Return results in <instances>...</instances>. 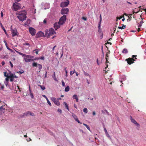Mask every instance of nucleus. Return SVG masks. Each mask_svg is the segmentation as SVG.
Here are the masks:
<instances>
[{
    "label": "nucleus",
    "instance_id": "obj_28",
    "mask_svg": "<svg viewBox=\"0 0 146 146\" xmlns=\"http://www.w3.org/2000/svg\"><path fill=\"white\" fill-rule=\"evenodd\" d=\"M52 77L54 78V79L55 80L57 81V79L56 78V76H55V72H54V74H53V75L52 76Z\"/></svg>",
    "mask_w": 146,
    "mask_h": 146
},
{
    "label": "nucleus",
    "instance_id": "obj_42",
    "mask_svg": "<svg viewBox=\"0 0 146 146\" xmlns=\"http://www.w3.org/2000/svg\"><path fill=\"white\" fill-rule=\"evenodd\" d=\"M109 62L108 60H106V67H105V69H106L108 67V65H107V63H108Z\"/></svg>",
    "mask_w": 146,
    "mask_h": 146
},
{
    "label": "nucleus",
    "instance_id": "obj_5",
    "mask_svg": "<svg viewBox=\"0 0 146 146\" xmlns=\"http://www.w3.org/2000/svg\"><path fill=\"white\" fill-rule=\"evenodd\" d=\"M29 31L32 36H34L35 35L36 30L34 28L32 27L29 28Z\"/></svg>",
    "mask_w": 146,
    "mask_h": 146
},
{
    "label": "nucleus",
    "instance_id": "obj_59",
    "mask_svg": "<svg viewBox=\"0 0 146 146\" xmlns=\"http://www.w3.org/2000/svg\"><path fill=\"white\" fill-rule=\"evenodd\" d=\"M92 114L94 116L96 115V112L95 111H93L92 113Z\"/></svg>",
    "mask_w": 146,
    "mask_h": 146
},
{
    "label": "nucleus",
    "instance_id": "obj_37",
    "mask_svg": "<svg viewBox=\"0 0 146 146\" xmlns=\"http://www.w3.org/2000/svg\"><path fill=\"white\" fill-rule=\"evenodd\" d=\"M109 56L107 53L106 54V60H108Z\"/></svg>",
    "mask_w": 146,
    "mask_h": 146
},
{
    "label": "nucleus",
    "instance_id": "obj_34",
    "mask_svg": "<svg viewBox=\"0 0 146 146\" xmlns=\"http://www.w3.org/2000/svg\"><path fill=\"white\" fill-rule=\"evenodd\" d=\"M64 70H65V73H66L65 76L66 77H67V76H68V75H67L68 72H67V70H66V67H65V68Z\"/></svg>",
    "mask_w": 146,
    "mask_h": 146
},
{
    "label": "nucleus",
    "instance_id": "obj_54",
    "mask_svg": "<svg viewBox=\"0 0 146 146\" xmlns=\"http://www.w3.org/2000/svg\"><path fill=\"white\" fill-rule=\"evenodd\" d=\"M13 77L14 78H18V77L16 76L15 74H13Z\"/></svg>",
    "mask_w": 146,
    "mask_h": 146
},
{
    "label": "nucleus",
    "instance_id": "obj_58",
    "mask_svg": "<svg viewBox=\"0 0 146 146\" xmlns=\"http://www.w3.org/2000/svg\"><path fill=\"white\" fill-rule=\"evenodd\" d=\"M5 62L4 61H2L1 64L2 66H3L5 64Z\"/></svg>",
    "mask_w": 146,
    "mask_h": 146
},
{
    "label": "nucleus",
    "instance_id": "obj_26",
    "mask_svg": "<svg viewBox=\"0 0 146 146\" xmlns=\"http://www.w3.org/2000/svg\"><path fill=\"white\" fill-rule=\"evenodd\" d=\"M69 90L70 89L68 86H67L65 89V91L66 92L69 91Z\"/></svg>",
    "mask_w": 146,
    "mask_h": 146
},
{
    "label": "nucleus",
    "instance_id": "obj_15",
    "mask_svg": "<svg viewBox=\"0 0 146 146\" xmlns=\"http://www.w3.org/2000/svg\"><path fill=\"white\" fill-rule=\"evenodd\" d=\"M0 25H1V27L2 29L4 31L5 34L6 35H7V34L6 31L5 30V29L3 26V25L1 23H0Z\"/></svg>",
    "mask_w": 146,
    "mask_h": 146
},
{
    "label": "nucleus",
    "instance_id": "obj_62",
    "mask_svg": "<svg viewBox=\"0 0 146 146\" xmlns=\"http://www.w3.org/2000/svg\"><path fill=\"white\" fill-rule=\"evenodd\" d=\"M8 82H5V84L6 86H7V85H8Z\"/></svg>",
    "mask_w": 146,
    "mask_h": 146
},
{
    "label": "nucleus",
    "instance_id": "obj_4",
    "mask_svg": "<svg viewBox=\"0 0 146 146\" xmlns=\"http://www.w3.org/2000/svg\"><path fill=\"white\" fill-rule=\"evenodd\" d=\"M51 99L56 105L58 106L60 105V103L58 99H56L54 97H52L51 98Z\"/></svg>",
    "mask_w": 146,
    "mask_h": 146
},
{
    "label": "nucleus",
    "instance_id": "obj_51",
    "mask_svg": "<svg viewBox=\"0 0 146 146\" xmlns=\"http://www.w3.org/2000/svg\"><path fill=\"white\" fill-rule=\"evenodd\" d=\"M75 121L77 122L78 123L82 124V123L80 122V121L78 120V119H76V120Z\"/></svg>",
    "mask_w": 146,
    "mask_h": 146
},
{
    "label": "nucleus",
    "instance_id": "obj_14",
    "mask_svg": "<svg viewBox=\"0 0 146 146\" xmlns=\"http://www.w3.org/2000/svg\"><path fill=\"white\" fill-rule=\"evenodd\" d=\"M12 36L13 37L17 35V31L16 29H14L11 30Z\"/></svg>",
    "mask_w": 146,
    "mask_h": 146
},
{
    "label": "nucleus",
    "instance_id": "obj_16",
    "mask_svg": "<svg viewBox=\"0 0 146 146\" xmlns=\"http://www.w3.org/2000/svg\"><path fill=\"white\" fill-rule=\"evenodd\" d=\"M100 22L99 23L98 25V28L99 29H100V26H101V21L102 20V17H101V15H100Z\"/></svg>",
    "mask_w": 146,
    "mask_h": 146
},
{
    "label": "nucleus",
    "instance_id": "obj_24",
    "mask_svg": "<svg viewBox=\"0 0 146 146\" xmlns=\"http://www.w3.org/2000/svg\"><path fill=\"white\" fill-rule=\"evenodd\" d=\"M38 67L39 69L40 70L41 69H42V65L41 64H38ZM40 72V71H39L38 72Z\"/></svg>",
    "mask_w": 146,
    "mask_h": 146
},
{
    "label": "nucleus",
    "instance_id": "obj_60",
    "mask_svg": "<svg viewBox=\"0 0 146 146\" xmlns=\"http://www.w3.org/2000/svg\"><path fill=\"white\" fill-rule=\"evenodd\" d=\"M136 56H136V55H133L132 56V57H133L132 58H135V59H137V58H136Z\"/></svg>",
    "mask_w": 146,
    "mask_h": 146
},
{
    "label": "nucleus",
    "instance_id": "obj_29",
    "mask_svg": "<svg viewBox=\"0 0 146 146\" xmlns=\"http://www.w3.org/2000/svg\"><path fill=\"white\" fill-rule=\"evenodd\" d=\"M123 16H121L120 17H116V21H118V19H122L123 18Z\"/></svg>",
    "mask_w": 146,
    "mask_h": 146
},
{
    "label": "nucleus",
    "instance_id": "obj_40",
    "mask_svg": "<svg viewBox=\"0 0 146 146\" xmlns=\"http://www.w3.org/2000/svg\"><path fill=\"white\" fill-rule=\"evenodd\" d=\"M30 93V96H31V98L33 99L34 98V96L33 94L32 93H31V92Z\"/></svg>",
    "mask_w": 146,
    "mask_h": 146
},
{
    "label": "nucleus",
    "instance_id": "obj_35",
    "mask_svg": "<svg viewBox=\"0 0 146 146\" xmlns=\"http://www.w3.org/2000/svg\"><path fill=\"white\" fill-rule=\"evenodd\" d=\"M9 73H7V72H4V76L5 77L8 76Z\"/></svg>",
    "mask_w": 146,
    "mask_h": 146
},
{
    "label": "nucleus",
    "instance_id": "obj_47",
    "mask_svg": "<svg viewBox=\"0 0 146 146\" xmlns=\"http://www.w3.org/2000/svg\"><path fill=\"white\" fill-rule=\"evenodd\" d=\"M140 10H141V9H140L139 10V11H137V12H135V11H133V14H134V13H138L139 11H140Z\"/></svg>",
    "mask_w": 146,
    "mask_h": 146
},
{
    "label": "nucleus",
    "instance_id": "obj_33",
    "mask_svg": "<svg viewBox=\"0 0 146 146\" xmlns=\"http://www.w3.org/2000/svg\"><path fill=\"white\" fill-rule=\"evenodd\" d=\"M38 86L40 87V88L42 90H44L45 89V87L44 86H42L40 85H38Z\"/></svg>",
    "mask_w": 146,
    "mask_h": 146
},
{
    "label": "nucleus",
    "instance_id": "obj_20",
    "mask_svg": "<svg viewBox=\"0 0 146 146\" xmlns=\"http://www.w3.org/2000/svg\"><path fill=\"white\" fill-rule=\"evenodd\" d=\"M63 103L64 104L65 106L66 107V108L68 110H69L68 106L66 102H64Z\"/></svg>",
    "mask_w": 146,
    "mask_h": 146
},
{
    "label": "nucleus",
    "instance_id": "obj_13",
    "mask_svg": "<svg viewBox=\"0 0 146 146\" xmlns=\"http://www.w3.org/2000/svg\"><path fill=\"white\" fill-rule=\"evenodd\" d=\"M44 35V34L43 32L40 31L37 33L36 36L37 38H38L40 37L43 36Z\"/></svg>",
    "mask_w": 146,
    "mask_h": 146
},
{
    "label": "nucleus",
    "instance_id": "obj_22",
    "mask_svg": "<svg viewBox=\"0 0 146 146\" xmlns=\"http://www.w3.org/2000/svg\"><path fill=\"white\" fill-rule=\"evenodd\" d=\"M37 65L38 64L37 63L35 62H34L32 64V66L33 67H37Z\"/></svg>",
    "mask_w": 146,
    "mask_h": 146
},
{
    "label": "nucleus",
    "instance_id": "obj_56",
    "mask_svg": "<svg viewBox=\"0 0 146 146\" xmlns=\"http://www.w3.org/2000/svg\"><path fill=\"white\" fill-rule=\"evenodd\" d=\"M40 59L42 60H44V56H42L40 57Z\"/></svg>",
    "mask_w": 146,
    "mask_h": 146
},
{
    "label": "nucleus",
    "instance_id": "obj_44",
    "mask_svg": "<svg viewBox=\"0 0 146 146\" xmlns=\"http://www.w3.org/2000/svg\"><path fill=\"white\" fill-rule=\"evenodd\" d=\"M62 85L63 86H65V83L63 81H62Z\"/></svg>",
    "mask_w": 146,
    "mask_h": 146
},
{
    "label": "nucleus",
    "instance_id": "obj_11",
    "mask_svg": "<svg viewBox=\"0 0 146 146\" xmlns=\"http://www.w3.org/2000/svg\"><path fill=\"white\" fill-rule=\"evenodd\" d=\"M56 33L55 32L54 30L52 28H50L49 29V33L48 34V35L50 36Z\"/></svg>",
    "mask_w": 146,
    "mask_h": 146
},
{
    "label": "nucleus",
    "instance_id": "obj_64",
    "mask_svg": "<svg viewBox=\"0 0 146 146\" xmlns=\"http://www.w3.org/2000/svg\"><path fill=\"white\" fill-rule=\"evenodd\" d=\"M143 23H144V22H143V21L142 20L140 22V24H142H142H143Z\"/></svg>",
    "mask_w": 146,
    "mask_h": 146
},
{
    "label": "nucleus",
    "instance_id": "obj_27",
    "mask_svg": "<svg viewBox=\"0 0 146 146\" xmlns=\"http://www.w3.org/2000/svg\"><path fill=\"white\" fill-rule=\"evenodd\" d=\"M83 125H84L86 127V128L89 130L90 131V127L89 126L87 125V124H85V123H84L83 124Z\"/></svg>",
    "mask_w": 146,
    "mask_h": 146
},
{
    "label": "nucleus",
    "instance_id": "obj_45",
    "mask_svg": "<svg viewBox=\"0 0 146 146\" xmlns=\"http://www.w3.org/2000/svg\"><path fill=\"white\" fill-rule=\"evenodd\" d=\"M9 63L10 64V65H11V68H13V64H12V63L11 62V61H9Z\"/></svg>",
    "mask_w": 146,
    "mask_h": 146
},
{
    "label": "nucleus",
    "instance_id": "obj_57",
    "mask_svg": "<svg viewBox=\"0 0 146 146\" xmlns=\"http://www.w3.org/2000/svg\"><path fill=\"white\" fill-rule=\"evenodd\" d=\"M138 24H139L138 27H141L142 25L141 24H139V23H138Z\"/></svg>",
    "mask_w": 146,
    "mask_h": 146
},
{
    "label": "nucleus",
    "instance_id": "obj_21",
    "mask_svg": "<svg viewBox=\"0 0 146 146\" xmlns=\"http://www.w3.org/2000/svg\"><path fill=\"white\" fill-rule=\"evenodd\" d=\"M25 61L26 62H30L31 60H31V59H29V58H24Z\"/></svg>",
    "mask_w": 146,
    "mask_h": 146
},
{
    "label": "nucleus",
    "instance_id": "obj_36",
    "mask_svg": "<svg viewBox=\"0 0 146 146\" xmlns=\"http://www.w3.org/2000/svg\"><path fill=\"white\" fill-rule=\"evenodd\" d=\"M30 115L32 116H35V114L34 113H32L30 111Z\"/></svg>",
    "mask_w": 146,
    "mask_h": 146
},
{
    "label": "nucleus",
    "instance_id": "obj_39",
    "mask_svg": "<svg viewBox=\"0 0 146 146\" xmlns=\"http://www.w3.org/2000/svg\"><path fill=\"white\" fill-rule=\"evenodd\" d=\"M9 78V76L7 77V78L5 79V82H8Z\"/></svg>",
    "mask_w": 146,
    "mask_h": 146
},
{
    "label": "nucleus",
    "instance_id": "obj_10",
    "mask_svg": "<svg viewBox=\"0 0 146 146\" xmlns=\"http://www.w3.org/2000/svg\"><path fill=\"white\" fill-rule=\"evenodd\" d=\"M13 8L14 10L17 11L19 8V6L15 3H14L13 5Z\"/></svg>",
    "mask_w": 146,
    "mask_h": 146
},
{
    "label": "nucleus",
    "instance_id": "obj_48",
    "mask_svg": "<svg viewBox=\"0 0 146 146\" xmlns=\"http://www.w3.org/2000/svg\"><path fill=\"white\" fill-rule=\"evenodd\" d=\"M84 73L85 75L86 76H89V74L87 72H85L84 71Z\"/></svg>",
    "mask_w": 146,
    "mask_h": 146
},
{
    "label": "nucleus",
    "instance_id": "obj_6",
    "mask_svg": "<svg viewBox=\"0 0 146 146\" xmlns=\"http://www.w3.org/2000/svg\"><path fill=\"white\" fill-rule=\"evenodd\" d=\"M125 60L127 61V63L129 64H131L133 63L134 61H135L133 58H128L126 59Z\"/></svg>",
    "mask_w": 146,
    "mask_h": 146
},
{
    "label": "nucleus",
    "instance_id": "obj_8",
    "mask_svg": "<svg viewBox=\"0 0 146 146\" xmlns=\"http://www.w3.org/2000/svg\"><path fill=\"white\" fill-rule=\"evenodd\" d=\"M130 117L131 122L135 124L137 126L139 127L140 126L139 124L137 123L136 121L134 119L132 118V117L131 116H130Z\"/></svg>",
    "mask_w": 146,
    "mask_h": 146
},
{
    "label": "nucleus",
    "instance_id": "obj_18",
    "mask_svg": "<svg viewBox=\"0 0 146 146\" xmlns=\"http://www.w3.org/2000/svg\"><path fill=\"white\" fill-rule=\"evenodd\" d=\"M128 51L126 48H124L122 51V52L123 53L126 54L127 53Z\"/></svg>",
    "mask_w": 146,
    "mask_h": 146
},
{
    "label": "nucleus",
    "instance_id": "obj_25",
    "mask_svg": "<svg viewBox=\"0 0 146 146\" xmlns=\"http://www.w3.org/2000/svg\"><path fill=\"white\" fill-rule=\"evenodd\" d=\"M30 111H28L26 113H24V115L25 116H27L30 115Z\"/></svg>",
    "mask_w": 146,
    "mask_h": 146
},
{
    "label": "nucleus",
    "instance_id": "obj_17",
    "mask_svg": "<svg viewBox=\"0 0 146 146\" xmlns=\"http://www.w3.org/2000/svg\"><path fill=\"white\" fill-rule=\"evenodd\" d=\"M9 75L8 76L9 78H12L13 77V74L9 70Z\"/></svg>",
    "mask_w": 146,
    "mask_h": 146
},
{
    "label": "nucleus",
    "instance_id": "obj_1",
    "mask_svg": "<svg viewBox=\"0 0 146 146\" xmlns=\"http://www.w3.org/2000/svg\"><path fill=\"white\" fill-rule=\"evenodd\" d=\"M17 15H18L17 17L20 21L22 22L25 20L27 18L26 13L25 11L18 12L17 13Z\"/></svg>",
    "mask_w": 146,
    "mask_h": 146
},
{
    "label": "nucleus",
    "instance_id": "obj_46",
    "mask_svg": "<svg viewBox=\"0 0 146 146\" xmlns=\"http://www.w3.org/2000/svg\"><path fill=\"white\" fill-rule=\"evenodd\" d=\"M9 78H10V81L11 82H13V81L14 78L13 77Z\"/></svg>",
    "mask_w": 146,
    "mask_h": 146
},
{
    "label": "nucleus",
    "instance_id": "obj_61",
    "mask_svg": "<svg viewBox=\"0 0 146 146\" xmlns=\"http://www.w3.org/2000/svg\"><path fill=\"white\" fill-rule=\"evenodd\" d=\"M21 0H15V3H17V2H18L20 1Z\"/></svg>",
    "mask_w": 146,
    "mask_h": 146
},
{
    "label": "nucleus",
    "instance_id": "obj_19",
    "mask_svg": "<svg viewBox=\"0 0 146 146\" xmlns=\"http://www.w3.org/2000/svg\"><path fill=\"white\" fill-rule=\"evenodd\" d=\"M126 28V26L125 25H122V26L121 27H118V28L119 29H124Z\"/></svg>",
    "mask_w": 146,
    "mask_h": 146
},
{
    "label": "nucleus",
    "instance_id": "obj_7",
    "mask_svg": "<svg viewBox=\"0 0 146 146\" xmlns=\"http://www.w3.org/2000/svg\"><path fill=\"white\" fill-rule=\"evenodd\" d=\"M69 12V9L67 8H65L62 9L61 10V13L62 15L67 14Z\"/></svg>",
    "mask_w": 146,
    "mask_h": 146
},
{
    "label": "nucleus",
    "instance_id": "obj_12",
    "mask_svg": "<svg viewBox=\"0 0 146 146\" xmlns=\"http://www.w3.org/2000/svg\"><path fill=\"white\" fill-rule=\"evenodd\" d=\"M60 25H61L59 23V22L58 23H56L54 24V28L55 30H57V29L60 28Z\"/></svg>",
    "mask_w": 146,
    "mask_h": 146
},
{
    "label": "nucleus",
    "instance_id": "obj_43",
    "mask_svg": "<svg viewBox=\"0 0 146 146\" xmlns=\"http://www.w3.org/2000/svg\"><path fill=\"white\" fill-rule=\"evenodd\" d=\"M47 102L48 103V104H49V105L50 106H52V104H51V103L49 101V100H48V101L47 100Z\"/></svg>",
    "mask_w": 146,
    "mask_h": 146
},
{
    "label": "nucleus",
    "instance_id": "obj_50",
    "mask_svg": "<svg viewBox=\"0 0 146 146\" xmlns=\"http://www.w3.org/2000/svg\"><path fill=\"white\" fill-rule=\"evenodd\" d=\"M15 51L17 52V53H18L20 55H21V54H22V53L21 52H19V51H18L16 50H15Z\"/></svg>",
    "mask_w": 146,
    "mask_h": 146
},
{
    "label": "nucleus",
    "instance_id": "obj_49",
    "mask_svg": "<svg viewBox=\"0 0 146 146\" xmlns=\"http://www.w3.org/2000/svg\"><path fill=\"white\" fill-rule=\"evenodd\" d=\"M36 51L35 53L36 54H38V51L37 49H35V50H34V51Z\"/></svg>",
    "mask_w": 146,
    "mask_h": 146
},
{
    "label": "nucleus",
    "instance_id": "obj_3",
    "mask_svg": "<svg viewBox=\"0 0 146 146\" xmlns=\"http://www.w3.org/2000/svg\"><path fill=\"white\" fill-rule=\"evenodd\" d=\"M66 20V16L64 15L58 21L59 23L61 25H62L65 23Z\"/></svg>",
    "mask_w": 146,
    "mask_h": 146
},
{
    "label": "nucleus",
    "instance_id": "obj_32",
    "mask_svg": "<svg viewBox=\"0 0 146 146\" xmlns=\"http://www.w3.org/2000/svg\"><path fill=\"white\" fill-rule=\"evenodd\" d=\"M72 98L74 99H76L77 98H78L77 96L76 95H75V94L73 95Z\"/></svg>",
    "mask_w": 146,
    "mask_h": 146
},
{
    "label": "nucleus",
    "instance_id": "obj_52",
    "mask_svg": "<svg viewBox=\"0 0 146 146\" xmlns=\"http://www.w3.org/2000/svg\"><path fill=\"white\" fill-rule=\"evenodd\" d=\"M104 130L105 131L106 134H107V131L106 129L105 128H104Z\"/></svg>",
    "mask_w": 146,
    "mask_h": 146
},
{
    "label": "nucleus",
    "instance_id": "obj_38",
    "mask_svg": "<svg viewBox=\"0 0 146 146\" xmlns=\"http://www.w3.org/2000/svg\"><path fill=\"white\" fill-rule=\"evenodd\" d=\"M23 45H28V46H29L30 45L29 44L27 43L26 42L23 43Z\"/></svg>",
    "mask_w": 146,
    "mask_h": 146
},
{
    "label": "nucleus",
    "instance_id": "obj_41",
    "mask_svg": "<svg viewBox=\"0 0 146 146\" xmlns=\"http://www.w3.org/2000/svg\"><path fill=\"white\" fill-rule=\"evenodd\" d=\"M24 72L23 71H19L17 72V73H19L20 74H22V73H24Z\"/></svg>",
    "mask_w": 146,
    "mask_h": 146
},
{
    "label": "nucleus",
    "instance_id": "obj_23",
    "mask_svg": "<svg viewBox=\"0 0 146 146\" xmlns=\"http://www.w3.org/2000/svg\"><path fill=\"white\" fill-rule=\"evenodd\" d=\"M21 55L23 56H25L28 58H29V56H29V55H26L25 54H24L23 53H22Z\"/></svg>",
    "mask_w": 146,
    "mask_h": 146
},
{
    "label": "nucleus",
    "instance_id": "obj_53",
    "mask_svg": "<svg viewBox=\"0 0 146 146\" xmlns=\"http://www.w3.org/2000/svg\"><path fill=\"white\" fill-rule=\"evenodd\" d=\"M57 111L58 112H59L60 113H61L62 111V110L60 109H58Z\"/></svg>",
    "mask_w": 146,
    "mask_h": 146
},
{
    "label": "nucleus",
    "instance_id": "obj_31",
    "mask_svg": "<svg viewBox=\"0 0 146 146\" xmlns=\"http://www.w3.org/2000/svg\"><path fill=\"white\" fill-rule=\"evenodd\" d=\"M83 111L84 112H85L86 113H88V110L86 108H84L83 109Z\"/></svg>",
    "mask_w": 146,
    "mask_h": 146
},
{
    "label": "nucleus",
    "instance_id": "obj_55",
    "mask_svg": "<svg viewBox=\"0 0 146 146\" xmlns=\"http://www.w3.org/2000/svg\"><path fill=\"white\" fill-rule=\"evenodd\" d=\"M56 46L55 45V46H54L52 48V51H54V48H55L56 47Z\"/></svg>",
    "mask_w": 146,
    "mask_h": 146
},
{
    "label": "nucleus",
    "instance_id": "obj_2",
    "mask_svg": "<svg viewBox=\"0 0 146 146\" xmlns=\"http://www.w3.org/2000/svg\"><path fill=\"white\" fill-rule=\"evenodd\" d=\"M3 104L2 106L0 107V114H2L3 113L5 109L7 108V105L5 103H3Z\"/></svg>",
    "mask_w": 146,
    "mask_h": 146
},
{
    "label": "nucleus",
    "instance_id": "obj_30",
    "mask_svg": "<svg viewBox=\"0 0 146 146\" xmlns=\"http://www.w3.org/2000/svg\"><path fill=\"white\" fill-rule=\"evenodd\" d=\"M72 115L75 120L78 119L77 116L75 114H73Z\"/></svg>",
    "mask_w": 146,
    "mask_h": 146
},
{
    "label": "nucleus",
    "instance_id": "obj_9",
    "mask_svg": "<svg viewBox=\"0 0 146 146\" xmlns=\"http://www.w3.org/2000/svg\"><path fill=\"white\" fill-rule=\"evenodd\" d=\"M69 3V1L62 2L61 3L60 6L62 7H64L67 6Z\"/></svg>",
    "mask_w": 146,
    "mask_h": 146
},
{
    "label": "nucleus",
    "instance_id": "obj_63",
    "mask_svg": "<svg viewBox=\"0 0 146 146\" xmlns=\"http://www.w3.org/2000/svg\"><path fill=\"white\" fill-rule=\"evenodd\" d=\"M72 71H71L70 72V75L72 76V74H73V73H72Z\"/></svg>",
    "mask_w": 146,
    "mask_h": 146
}]
</instances>
